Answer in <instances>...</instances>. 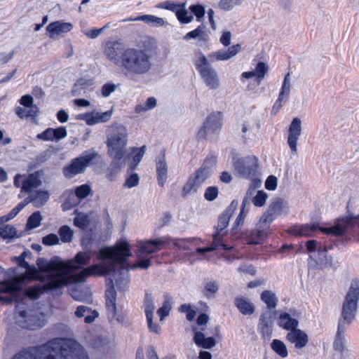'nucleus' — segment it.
Returning <instances> with one entry per match:
<instances>
[{"label":"nucleus","mask_w":359,"mask_h":359,"mask_svg":"<svg viewBox=\"0 0 359 359\" xmlns=\"http://www.w3.org/2000/svg\"><path fill=\"white\" fill-rule=\"evenodd\" d=\"M110 283L111 285L106 290L107 316L109 322L112 323L114 320L119 322L121 320L116 313V292L114 290L112 280H110Z\"/></svg>","instance_id":"obj_18"},{"label":"nucleus","mask_w":359,"mask_h":359,"mask_svg":"<svg viewBox=\"0 0 359 359\" xmlns=\"http://www.w3.org/2000/svg\"><path fill=\"white\" fill-rule=\"evenodd\" d=\"M126 49L121 41H109L104 46V55L109 61L120 66L122 54Z\"/></svg>","instance_id":"obj_16"},{"label":"nucleus","mask_w":359,"mask_h":359,"mask_svg":"<svg viewBox=\"0 0 359 359\" xmlns=\"http://www.w3.org/2000/svg\"><path fill=\"white\" fill-rule=\"evenodd\" d=\"M73 28L72 24L69 22H64L62 21H55L50 23L46 27V31L52 39H55L58 36L70 32Z\"/></svg>","instance_id":"obj_23"},{"label":"nucleus","mask_w":359,"mask_h":359,"mask_svg":"<svg viewBox=\"0 0 359 359\" xmlns=\"http://www.w3.org/2000/svg\"><path fill=\"white\" fill-rule=\"evenodd\" d=\"M192 239L191 238L175 239L171 238V239L169 240V243L172 242L174 245L177 246L180 249L186 250L189 249L187 244L190 243Z\"/></svg>","instance_id":"obj_56"},{"label":"nucleus","mask_w":359,"mask_h":359,"mask_svg":"<svg viewBox=\"0 0 359 359\" xmlns=\"http://www.w3.org/2000/svg\"><path fill=\"white\" fill-rule=\"evenodd\" d=\"M41 174L39 172H35L28 175V177L23 181L22 185V191L27 193H31L34 191L33 189H36L41 184Z\"/></svg>","instance_id":"obj_27"},{"label":"nucleus","mask_w":359,"mask_h":359,"mask_svg":"<svg viewBox=\"0 0 359 359\" xmlns=\"http://www.w3.org/2000/svg\"><path fill=\"white\" fill-rule=\"evenodd\" d=\"M89 217L86 214L79 213L74 219L75 226L82 229H86L90 224Z\"/></svg>","instance_id":"obj_47"},{"label":"nucleus","mask_w":359,"mask_h":359,"mask_svg":"<svg viewBox=\"0 0 359 359\" xmlns=\"http://www.w3.org/2000/svg\"><path fill=\"white\" fill-rule=\"evenodd\" d=\"M267 70L268 68L265 63L259 62L257 65V67L254 72H255V76H257V78L259 79V80H262L264 77L266 73L267 72Z\"/></svg>","instance_id":"obj_59"},{"label":"nucleus","mask_w":359,"mask_h":359,"mask_svg":"<svg viewBox=\"0 0 359 359\" xmlns=\"http://www.w3.org/2000/svg\"><path fill=\"white\" fill-rule=\"evenodd\" d=\"M129 150L131 151L130 154H133L132 161L129 165V170L133 171L137 168L138 164L142 161L146 151V146L144 145L140 148L131 147Z\"/></svg>","instance_id":"obj_35"},{"label":"nucleus","mask_w":359,"mask_h":359,"mask_svg":"<svg viewBox=\"0 0 359 359\" xmlns=\"http://www.w3.org/2000/svg\"><path fill=\"white\" fill-rule=\"evenodd\" d=\"M219 290V284L217 281H208L205 283L203 293L207 298H211Z\"/></svg>","instance_id":"obj_41"},{"label":"nucleus","mask_w":359,"mask_h":359,"mask_svg":"<svg viewBox=\"0 0 359 359\" xmlns=\"http://www.w3.org/2000/svg\"><path fill=\"white\" fill-rule=\"evenodd\" d=\"M20 289V282L18 278L4 280L0 282V294L11 293L16 295ZM14 297H1L0 302L6 304H10L13 301Z\"/></svg>","instance_id":"obj_20"},{"label":"nucleus","mask_w":359,"mask_h":359,"mask_svg":"<svg viewBox=\"0 0 359 359\" xmlns=\"http://www.w3.org/2000/svg\"><path fill=\"white\" fill-rule=\"evenodd\" d=\"M156 171L157 180L160 187H163L168 179V164L165 158V154L159 156L156 159Z\"/></svg>","instance_id":"obj_25"},{"label":"nucleus","mask_w":359,"mask_h":359,"mask_svg":"<svg viewBox=\"0 0 359 359\" xmlns=\"http://www.w3.org/2000/svg\"><path fill=\"white\" fill-rule=\"evenodd\" d=\"M91 252H79L72 259L60 264H50L57 276H62L67 280V285L72 282L82 283L91 276H106L116 270L118 264H123L126 257L131 256L128 243L121 240L114 247L101 248L97 253V259L101 263L90 264Z\"/></svg>","instance_id":"obj_1"},{"label":"nucleus","mask_w":359,"mask_h":359,"mask_svg":"<svg viewBox=\"0 0 359 359\" xmlns=\"http://www.w3.org/2000/svg\"><path fill=\"white\" fill-rule=\"evenodd\" d=\"M273 351L282 358H286L288 355L285 344L279 339H273L271 344Z\"/></svg>","instance_id":"obj_43"},{"label":"nucleus","mask_w":359,"mask_h":359,"mask_svg":"<svg viewBox=\"0 0 359 359\" xmlns=\"http://www.w3.org/2000/svg\"><path fill=\"white\" fill-rule=\"evenodd\" d=\"M53 128H48L43 133L37 135L36 138L43 141H54Z\"/></svg>","instance_id":"obj_58"},{"label":"nucleus","mask_w":359,"mask_h":359,"mask_svg":"<svg viewBox=\"0 0 359 359\" xmlns=\"http://www.w3.org/2000/svg\"><path fill=\"white\" fill-rule=\"evenodd\" d=\"M18 278L21 286L22 279L18 276H15L13 278ZM8 294H9L8 297H14L11 303L14 302L17 303L15 309V320L19 327L27 330H36L42 326L38 312L27 307L25 302H20L21 288L15 297L11 293Z\"/></svg>","instance_id":"obj_7"},{"label":"nucleus","mask_w":359,"mask_h":359,"mask_svg":"<svg viewBox=\"0 0 359 359\" xmlns=\"http://www.w3.org/2000/svg\"><path fill=\"white\" fill-rule=\"evenodd\" d=\"M180 4L171 1H165L157 4L156 8L169 10L175 13Z\"/></svg>","instance_id":"obj_52"},{"label":"nucleus","mask_w":359,"mask_h":359,"mask_svg":"<svg viewBox=\"0 0 359 359\" xmlns=\"http://www.w3.org/2000/svg\"><path fill=\"white\" fill-rule=\"evenodd\" d=\"M235 304L243 315L250 316L255 312V306L248 298L237 297L235 299Z\"/></svg>","instance_id":"obj_32"},{"label":"nucleus","mask_w":359,"mask_h":359,"mask_svg":"<svg viewBox=\"0 0 359 359\" xmlns=\"http://www.w3.org/2000/svg\"><path fill=\"white\" fill-rule=\"evenodd\" d=\"M112 115L111 111H107L105 112L92 111L90 112V119H88V126H93L100 123H105L109 121Z\"/></svg>","instance_id":"obj_34"},{"label":"nucleus","mask_w":359,"mask_h":359,"mask_svg":"<svg viewBox=\"0 0 359 359\" xmlns=\"http://www.w3.org/2000/svg\"><path fill=\"white\" fill-rule=\"evenodd\" d=\"M190 11L195 15L198 21H201V19L203 18L205 11L203 6L201 4H194L189 6Z\"/></svg>","instance_id":"obj_50"},{"label":"nucleus","mask_w":359,"mask_h":359,"mask_svg":"<svg viewBox=\"0 0 359 359\" xmlns=\"http://www.w3.org/2000/svg\"><path fill=\"white\" fill-rule=\"evenodd\" d=\"M359 301V280L353 279L345 296L339 320L337 332L333 346L335 351L342 352L344 349V334L348 326L355 317Z\"/></svg>","instance_id":"obj_3"},{"label":"nucleus","mask_w":359,"mask_h":359,"mask_svg":"<svg viewBox=\"0 0 359 359\" xmlns=\"http://www.w3.org/2000/svg\"><path fill=\"white\" fill-rule=\"evenodd\" d=\"M153 318L154 317H147L148 328L151 332L158 334H160L161 329L158 323L153 322Z\"/></svg>","instance_id":"obj_61"},{"label":"nucleus","mask_w":359,"mask_h":359,"mask_svg":"<svg viewBox=\"0 0 359 359\" xmlns=\"http://www.w3.org/2000/svg\"><path fill=\"white\" fill-rule=\"evenodd\" d=\"M152 59L150 50L128 48L122 54L120 67L127 77L134 79L151 72L153 67Z\"/></svg>","instance_id":"obj_4"},{"label":"nucleus","mask_w":359,"mask_h":359,"mask_svg":"<svg viewBox=\"0 0 359 359\" xmlns=\"http://www.w3.org/2000/svg\"><path fill=\"white\" fill-rule=\"evenodd\" d=\"M222 114L219 111L210 114L198 131V137L205 138L208 134L219 131L222 126Z\"/></svg>","instance_id":"obj_15"},{"label":"nucleus","mask_w":359,"mask_h":359,"mask_svg":"<svg viewBox=\"0 0 359 359\" xmlns=\"http://www.w3.org/2000/svg\"><path fill=\"white\" fill-rule=\"evenodd\" d=\"M243 0H220L218 3V7L224 11H230L235 6H240Z\"/></svg>","instance_id":"obj_48"},{"label":"nucleus","mask_w":359,"mask_h":359,"mask_svg":"<svg viewBox=\"0 0 359 359\" xmlns=\"http://www.w3.org/2000/svg\"><path fill=\"white\" fill-rule=\"evenodd\" d=\"M290 74H287L285 76L284 81L281 87V90L279 94L285 97V98H288L290 93Z\"/></svg>","instance_id":"obj_53"},{"label":"nucleus","mask_w":359,"mask_h":359,"mask_svg":"<svg viewBox=\"0 0 359 359\" xmlns=\"http://www.w3.org/2000/svg\"><path fill=\"white\" fill-rule=\"evenodd\" d=\"M277 187V178L273 175H270L266 180L265 187L268 190H275Z\"/></svg>","instance_id":"obj_64"},{"label":"nucleus","mask_w":359,"mask_h":359,"mask_svg":"<svg viewBox=\"0 0 359 359\" xmlns=\"http://www.w3.org/2000/svg\"><path fill=\"white\" fill-rule=\"evenodd\" d=\"M39 268L44 272L43 282L27 288L24 292L21 290L20 302H25L27 299L32 300L38 299L44 292L67 285L65 278L62 276H57L50 264H48L46 266H39Z\"/></svg>","instance_id":"obj_6"},{"label":"nucleus","mask_w":359,"mask_h":359,"mask_svg":"<svg viewBox=\"0 0 359 359\" xmlns=\"http://www.w3.org/2000/svg\"><path fill=\"white\" fill-rule=\"evenodd\" d=\"M139 181V175L137 173H132L126 179L124 186L128 188H133L138 185Z\"/></svg>","instance_id":"obj_57"},{"label":"nucleus","mask_w":359,"mask_h":359,"mask_svg":"<svg viewBox=\"0 0 359 359\" xmlns=\"http://www.w3.org/2000/svg\"><path fill=\"white\" fill-rule=\"evenodd\" d=\"M106 137L107 154L112 159L107 177L112 180L114 176L126 165V156L128 154V130L122 124L114 123L107 128Z\"/></svg>","instance_id":"obj_2"},{"label":"nucleus","mask_w":359,"mask_h":359,"mask_svg":"<svg viewBox=\"0 0 359 359\" xmlns=\"http://www.w3.org/2000/svg\"><path fill=\"white\" fill-rule=\"evenodd\" d=\"M215 163V157L208 156L204 160L200 168L196 171L194 177H191L185 184L183 188V192L185 194H188L191 192H196L198 188L211 175Z\"/></svg>","instance_id":"obj_9"},{"label":"nucleus","mask_w":359,"mask_h":359,"mask_svg":"<svg viewBox=\"0 0 359 359\" xmlns=\"http://www.w3.org/2000/svg\"><path fill=\"white\" fill-rule=\"evenodd\" d=\"M90 192V187L88 184L78 187L75 190V195L79 199L85 198Z\"/></svg>","instance_id":"obj_51"},{"label":"nucleus","mask_w":359,"mask_h":359,"mask_svg":"<svg viewBox=\"0 0 359 359\" xmlns=\"http://www.w3.org/2000/svg\"><path fill=\"white\" fill-rule=\"evenodd\" d=\"M53 137L54 140L58 141L67 136V131L65 126H60L57 128H53Z\"/></svg>","instance_id":"obj_60"},{"label":"nucleus","mask_w":359,"mask_h":359,"mask_svg":"<svg viewBox=\"0 0 359 359\" xmlns=\"http://www.w3.org/2000/svg\"><path fill=\"white\" fill-rule=\"evenodd\" d=\"M60 239L62 243H70L73 238V231L67 225L62 226L58 231Z\"/></svg>","instance_id":"obj_46"},{"label":"nucleus","mask_w":359,"mask_h":359,"mask_svg":"<svg viewBox=\"0 0 359 359\" xmlns=\"http://www.w3.org/2000/svg\"><path fill=\"white\" fill-rule=\"evenodd\" d=\"M233 166L240 176L245 178L251 177L255 175L257 158L254 156L238 158L234 161Z\"/></svg>","instance_id":"obj_13"},{"label":"nucleus","mask_w":359,"mask_h":359,"mask_svg":"<svg viewBox=\"0 0 359 359\" xmlns=\"http://www.w3.org/2000/svg\"><path fill=\"white\" fill-rule=\"evenodd\" d=\"M278 324L280 327L290 332L297 328L299 322L295 318H292L289 313H283L279 316Z\"/></svg>","instance_id":"obj_30"},{"label":"nucleus","mask_w":359,"mask_h":359,"mask_svg":"<svg viewBox=\"0 0 359 359\" xmlns=\"http://www.w3.org/2000/svg\"><path fill=\"white\" fill-rule=\"evenodd\" d=\"M177 20L183 24L191 22L194 20L191 15H188V11L186 9V3H182L175 12Z\"/></svg>","instance_id":"obj_40"},{"label":"nucleus","mask_w":359,"mask_h":359,"mask_svg":"<svg viewBox=\"0 0 359 359\" xmlns=\"http://www.w3.org/2000/svg\"><path fill=\"white\" fill-rule=\"evenodd\" d=\"M133 20L134 21H142L146 24H148L153 27H163L165 25V22L161 18L153 15H140Z\"/></svg>","instance_id":"obj_36"},{"label":"nucleus","mask_w":359,"mask_h":359,"mask_svg":"<svg viewBox=\"0 0 359 359\" xmlns=\"http://www.w3.org/2000/svg\"><path fill=\"white\" fill-rule=\"evenodd\" d=\"M97 155L94 151H86L83 154L72 160L71 163L63 168V174L67 178L82 173L90 162Z\"/></svg>","instance_id":"obj_11"},{"label":"nucleus","mask_w":359,"mask_h":359,"mask_svg":"<svg viewBox=\"0 0 359 359\" xmlns=\"http://www.w3.org/2000/svg\"><path fill=\"white\" fill-rule=\"evenodd\" d=\"M218 193L219 191L217 187H209L205 189L204 197L207 201H212L217 197Z\"/></svg>","instance_id":"obj_54"},{"label":"nucleus","mask_w":359,"mask_h":359,"mask_svg":"<svg viewBox=\"0 0 359 359\" xmlns=\"http://www.w3.org/2000/svg\"><path fill=\"white\" fill-rule=\"evenodd\" d=\"M261 299L267 306V310L276 309L277 306L278 299L274 292L271 290H264L261 294Z\"/></svg>","instance_id":"obj_38"},{"label":"nucleus","mask_w":359,"mask_h":359,"mask_svg":"<svg viewBox=\"0 0 359 359\" xmlns=\"http://www.w3.org/2000/svg\"><path fill=\"white\" fill-rule=\"evenodd\" d=\"M107 27L108 25H107L100 29H93L88 32H84V34L90 39H96Z\"/></svg>","instance_id":"obj_62"},{"label":"nucleus","mask_w":359,"mask_h":359,"mask_svg":"<svg viewBox=\"0 0 359 359\" xmlns=\"http://www.w3.org/2000/svg\"><path fill=\"white\" fill-rule=\"evenodd\" d=\"M241 50L240 44H236L229 47L227 50L220 49L215 52H212L208 55V57L211 61H224L228 60L234 57Z\"/></svg>","instance_id":"obj_22"},{"label":"nucleus","mask_w":359,"mask_h":359,"mask_svg":"<svg viewBox=\"0 0 359 359\" xmlns=\"http://www.w3.org/2000/svg\"><path fill=\"white\" fill-rule=\"evenodd\" d=\"M30 203L36 208H41L46 205L49 200L50 194L47 191L35 190L29 193L27 197Z\"/></svg>","instance_id":"obj_26"},{"label":"nucleus","mask_w":359,"mask_h":359,"mask_svg":"<svg viewBox=\"0 0 359 359\" xmlns=\"http://www.w3.org/2000/svg\"><path fill=\"white\" fill-rule=\"evenodd\" d=\"M0 236L5 240H11L18 237L17 231L11 225L0 226Z\"/></svg>","instance_id":"obj_42"},{"label":"nucleus","mask_w":359,"mask_h":359,"mask_svg":"<svg viewBox=\"0 0 359 359\" xmlns=\"http://www.w3.org/2000/svg\"><path fill=\"white\" fill-rule=\"evenodd\" d=\"M193 331L194 332V341L198 346L210 349L215 346L216 341L215 338L205 337L202 331H198L195 327L193 328Z\"/></svg>","instance_id":"obj_28"},{"label":"nucleus","mask_w":359,"mask_h":359,"mask_svg":"<svg viewBox=\"0 0 359 359\" xmlns=\"http://www.w3.org/2000/svg\"><path fill=\"white\" fill-rule=\"evenodd\" d=\"M289 208L286 203L280 198H276L271 201L267 210L264 213L261 219L270 224L279 215L283 213L287 214Z\"/></svg>","instance_id":"obj_14"},{"label":"nucleus","mask_w":359,"mask_h":359,"mask_svg":"<svg viewBox=\"0 0 359 359\" xmlns=\"http://www.w3.org/2000/svg\"><path fill=\"white\" fill-rule=\"evenodd\" d=\"M223 237L224 236H219L218 237L216 238V237H215V233H214L212 235V239H213L212 244L210 246L207 247V248H211L212 249L211 252L217 250L219 246H222L223 248V249L225 250H229L232 249L233 247H228L226 245L222 243V239L223 238Z\"/></svg>","instance_id":"obj_49"},{"label":"nucleus","mask_w":359,"mask_h":359,"mask_svg":"<svg viewBox=\"0 0 359 359\" xmlns=\"http://www.w3.org/2000/svg\"><path fill=\"white\" fill-rule=\"evenodd\" d=\"M302 121L296 117L292 119L288 129L287 144L292 153L297 151V141L302 135Z\"/></svg>","instance_id":"obj_19"},{"label":"nucleus","mask_w":359,"mask_h":359,"mask_svg":"<svg viewBox=\"0 0 359 359\" xmlns=\"http://www.w3.org/2000/svg\"><path fill=\"white\" fill-rule=\"evenodd\" d=\"M77 318H84V322L90 324L95 321L99 316V313L95 310H92L86 306H79L74 313Z\"/></svg>","instance_id":"obj_29"},{"label":"nucleus","mask_w":359,"mask_h":359,"mask_svg":"<svg viewBox=\"0 0 359 359\" xmlns=\"http://www.w3.org/2000/svg\"><path fill=\"white\" fill-rule=\"evenodd\" d=\"M194 65L196 70L208 87L211 89L219 88V79L218 74L210 65L208 58L201 50L195 53Z\"/></svg>","instance_id":"obj_8"},{"label":"nucleus","mask_w":359,"mask_h":359,"mask_svg":"<svg viewBox=\"0 0 359 359\" xmlns=\"http://www.w3.org/2000/svg\"><path fill=\"white\" fill-rule=\"evenodd\" d=\"M129 256L126 257L125 261H124V264H118L116 265V269L118 267H119V269L121 271V272H120L121 274H123V273L124 271L125 273L127 275L129 269H131L133 270L136 269L137 268H141V269H147L151 265V262H150L149 259H143V257H142V258H139L140 261L137 264H135L133 265L131 267H130L129 264H128L127 261H126L127 258Z\"/></svg>","instance_id":"obj_31"},{"label":"nucleus","mask_w":359,"mask_h":359,"mask_svg":"<svg viewBox=\"0 0 359 359\" xmlns=\"http://www.w3.org/2000/svg\"><path fill=\"white\" fill-rule=\"evenodd\" d=\"M170 239V236H164L154 240L140 241L137 244V256L138 258H142L146 255L156 252L161 250L164 245L169 244Z\"/></svg>","instance_id":"obj_12"},{"label":"nucleus","mask_w":359,"mask_h":359,"mask_svg":"<svg viewBox=\"0 0 359 359\" xmlns=\"http://www.w3.org/2000/svg\"><path fill=\"white\" fill-rule=\"evenodd\" d=\"M205 26L203 24L200 25L196 29L188 32L184 36V40H190L194 39H199L200 40H205L208 34L205 31Z\"/></svg>","instance_id":"obj_39"},{"label":"nucleus","mask_w":359,"mask_h":359,"mask_svg":"<svg viewBox=\"0 0 359 359\" xmlns=\"http://www.w3.org/2000/svg\"><path fill=\"white\" fill-rule=\"evenodd\" d=\"M273 313L271 311H264L259 316L257 330L265 340L270 339L273 332Z\"/></svg>","instance_id":"obj_17"},{"label":"nucleus","mask_w":359,"mask_h":359,"mask_svg":"<svg viewBox=\"0 0 359 359\" xmlns=\"http://www.w3.org/2000/svg\"><path fill=\"white\" fill-rule=\"evenodd\" d=\"M232 215L230 213H227L224 211L218 218L217 225L215 228V237H218L219 236H224L226 234V231L225 229L229 224V220Z\"/></svg>","instance_id":"obj_33"},{"label":"nucleus","mask_w":359,"mask_h":359,"mask_svg":"<svg viewBox=\"0 0 359 359\" xmlns=\"http://www.w3.org/2000/svg\"><path fill=\"white\" fill-rule=\"evenodd\" d=\"M268 194L263 190L257 191L253 188L249 189L243 198L242 208L240 214L238 215L233 226V229L243 224L244 218L252 203L256 207H262L266 203Z\"/></svg>","instance_id":"obj_10"},{"label":"nucleus","mask_w":359,"mask_h":359,"mask_svg":"<svg viewBox=\"0 0 359 359\" xmlns=\"http://www.w3.org/2000/svg\"><path fill=\"white\" fill-rule=\"evenodd\" d=\"M286 339L288 341L294 344L296 348L300 349L304 347L308 343V335L299 329L290 331Z\"/></svg>","instance_id":"obj_24"},{"label":"nucleus","mask_w":359,"mask_h":359,"mask_svg":"<svg viewBox=\"0 0 359 359\" xmlns=\"http://www.w3.org/2000/svg\"><path fill=\"white\" fill-rule=\"evenodd\" d=\"M270 224L260 218L256 227L252 229L249 235V243L257 245L269 233Z\"/></svg>","instance_id":"obj_21"},{"label":"nucleus","mask_w":359,"mask_h":359,"mask_svg":"<svg viewBox=\"0 0 359 359\" xmlns=\"http://www.w3.org/2000/svg\"><path fill=\"white\" fill-rule=\"evenodd\" d=\"M116 89V86L113 83H107L102 87V95L103 97L109 96Z\"/></svg>","instance_id":"obj_63"},{"label":"nucleus","mask_w":359,"mask_h":359,"mask_svg":"<svg viewBox=\"0 0 359 359\" xmlns=\"http://www.w3.org/2000/svg\"><path fill=\"white\" fill-rule=\"evenodd\" d=\"M59 241V237L55 233H50L42 238V243L47 246L57 245Z\"/></svg>","instance_id":"obj_55"},{"label":"nucleus","mask_w":359,"mask_h":359,"mask_svg":"<svg viewBox=\"0 0 359 359\" xmlns=\"http://www.w3.org/2000/svg\"><path fill=\"white\" fill-rule=\"evenodd\" d=\"M173 304V299L169 294L164 295V302L161 307L157 310V313L160 316V320L163 321L167 317Z\"/></svg>","instance_id":"obj_37"},{"label":"nucleus","mask_w":359,"mask_h":359,"mask_svg":"<svg viewBox=\"0 0 359 359\" xmlns=\"http://www.w3.org/2000/svg\"><path fill=\"white\" fill-rule=\"evenodd\" d=\"M144 306L146 318L154 317V311L156 309V306L154 304L151 294H146L144 297Z\"/></svg>","instance_id":"obj_44"},{"label":"nucleus","mask_w":359,"mask_h":359,"mask_svg":"<svg viewBox=\"0 0 359 359\" xmlns=\"http://www.w3.org/2000/svg\"><path fill=\"white\" fill-rule=\"evenodd\" d=\"M42 216L39 211L34 212L28 218L27 227L29 229H35L41 225Z\"/></svg>","instance_id":"obj_45"},{"label":"nucleus","mask_w":359,"mask_h":359,"mask_svg":"<svg viewBox=\"0 0 359 359\" xmlns=\"http://www.w3.org/2000/svg\"><path fill=\"white\" fill-rule=\"evenodd\" d=\"M356 216L348 215L337 219L334 225L329 228L320 227L318 224L313 223L311 224H299L292 226L289 233L298 236H313L317 230H320L326 234H332L334 236H341L346 231L351 229L356 223Z\"/></svg>","instance_id":"obj_5"}]
</instances>
